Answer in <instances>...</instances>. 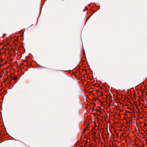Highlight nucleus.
Wrapping results in <instances>:
<instances>
[{"mask_svg":"<svg viewBox=\"0 0 147 147\" xmlns=\"http://www.w3.org/2000/svg\"><path fill=\"white\" fill-rule=\"evenodd\" d=\"M17 78L16 77V76H15L13 78V79L15 80V81H16L17 80Z\"/></svg>","mask_w":147,"mask_h":147,"instance_id":"nucleus-1","label":"nucleus"}]
</instances>
